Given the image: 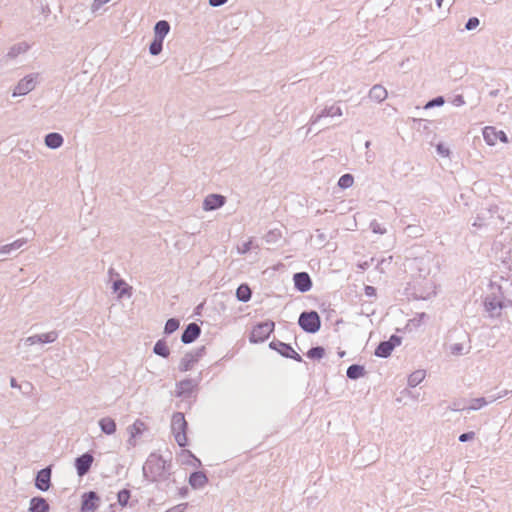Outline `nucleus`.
Instances as JSON below:
<instances>
[{"mask_svg": "<svg viewBox=\"0 0 512 512\" xmlns=\"http://www.w3.org/2000/svg\"><path fill=\"white\" fill-rule=\"evenodd\" d=\"M11 384H12V386L15 385L14 379H12Z\"/></svg>", "mask_w": 512, "mask_h": 512, "instance_id": "nucleus-44", "label": "nucleus"}, {"mask_svg": "<svg viewBox=\"0 0 512 512\" xmlns=\"http://www.w3.org/2000/svg\"><path fill=\"white\" fill-rule=\"evenodd\" d=\"M199 334L200 327L196 323H191L183 332L181 340L184 343H191L199 336Z\"/></svg>", "mask_w": 512, "mask_h": 512, "instance_id": "nucleus-12", "label": "nucleus"}, {"mask_svg": "<svg viewBox=\"0 0 512 512\" xmlns=\"http://www.w3.org/2000/svg\"><path fill=\"white\" fill-rule=\"evenodd\" d=\"M251 289L247 284H242L237 288L236 297L239 301L247 302L251 298Z\"/></svg>", "mask_w": 512, "mask_h": 512, "instance_id": "nucleus-20", "label": "nucleus"}, {"mask_svg": "<svg viewBox=\"0 0 512 512\" xmlns=\"http://www.w3.org/2000/svg\"><path fill=\"white\" fill-rule=\"evenodd\" d=\"M145 430H146L145 423L140 420H137L129 428L130 436H131V438H135L138 435L142 434Z\"/></svg>", "mask_w": 512, "mask_h": 512, "instance_id": "nucleus-23", "label": "nucleus"}, {"mask_svg": "<svg viewBox=\"0 0 512 512\" xmlns=\"http://www.w3.org/2000/svg\"><path fill=\"white\" fill-rule=\"evenodd\" d=\"M187 506H188L187 503H182V504L172 507L171 509H169L165 512H185V510L187 509Z\"/></svg>", "mask_w": 512, "mask_h": 512, "instance_id": "nucleus-35", "label": "nucleus"}, {"mask_svg": "<svg viewBox=\"0 0 512 512\" xmlns=\"http://www.w3.org/2000/svg\"><path fill=\"white\" fill-rule=\"evenodd\" d=\"M479 25V20L476 17H472L466 23V29L472 30L475 29Z\"/></svg>", "mask_w": 512, "mask_h": 512, "instance_id": "nucleus-34", "label": "nucleus"}, {"mask_svg": "<svg viewBox=\"0 0 512 512\" xmlns=\"http://www.w3.org/2000/svg\"><path fill=\"white\" fill-rule=\"evenodd\" d=\"M483 137L485 142L490 146L497 144L499 141L502 143L508 142V138L505 132L502 130H497L493 126H486L483 129Z\"/></svg>", "mask_w": 512, "mask_h": 512, "instance_id": "nucleus-4", "label": "nucleus"}, {"mask_svg": "<svg viewBox=\"0 0 512 512\" xmlns=\"http://www.w3.org/2000/svg\"><path fill=\"white\" fill-rule=\"evenodd\" d=\"M51 470L49 468L42 469L36 477V487L39 490L47 491L50 487Z\"/></svg>", "mask_w": 512, "mask_h": 512, "instance_id": "nucleus-9", "label": "nucleus"}, {"mask_svg": "<svg viewBox=\"0 0 512 512\" xmlns=\"http://www.w3.org/2000/svg\"><path fill=\"white\" fill-rule=\"evenodd\" d=\"M443 103H444L443 98L442 97H438V98L428 102L425 107L426 108H430V107H433V106H440Z\"/></svg>", "mask_w": 512, "mask_h": 512, "instance_id": "nucleus-36", "label": "nucleus"}, {"mask_svg": "<svg viewBox=\"0 0 512 512\" xmlns=\"http://www.w3.org/2000/svg\"><path fill=\"white\" fill-rule=\"evenodd\" d=\"M169 30L170 26L167 21H159L155 25V37L163 40Z\"/></svg>", "mask_w": 512, "mask_h": 512, "instance_id": "nucleus-21", "label": "nucleus"}, {"mask_svg": "<svg viewBox=\"0 0 512 512\" xmlns=\"http://www.w3.org/2000/svg\"><path fill=\"white\" fill-rule=\"evenodd\" d=\"M99 426L101 430L107 435H112L116 432V423L114 419L110 417L101 418L99 420Z\"/></svg>", "mask_w": 512, "mask_h": 512, "instance_id": "nucleus-14", "label": "nucleus"}, {"mask_svg": "<svg viewBox=\"0 0 512 512\" xmlns=\"http://www.w3.org/2000/svg\"><path fill=\"white\" fill-rule=\"evenodd\" d=\"M162 43H163L162 39L155 37L154 41L151 43L150 48H149L150 53L152 55H158L162 50Z\"/></svg>", "mask_w": 512, "mask_h": 512, "instance_id": "nucleus-30", "label": "nucleus"}, {"mask_svg": "<svg viewBox=\"0 0 512 512\" xmlns=\"http://www.w3.org/2000/svg\"><path fill=\"white\" fill-rule=\"evenodd\" d=\"M34 83L32 79H23L16 87L14 95H24L32 90Z\"/></svg>", "mask_w": 512, "mask_h": 512, "instance_id": "nucleus-19", "label": "nucleus"}, {"mask_svg": "<svg viewBox=\"0 0 512 512\" xmlns=\"http://www.w3.org/2000/svg\"><path fill=\"white\" fill-rule=\"evenodd\" d=\"M424 377H425V374L423 371H416L410 375L409 383L412 386H416L424 379Z\"/></svg>", "mask_w": 512, "mask_h": 512, "instance_id": "nucleus-31", "label": "nucleus"}, {"mask_svg": "<svg viewBox=\"0 0 512 512\" xmlns=\"http://www.w3.org/2000/svg\"><path fill=\"white\" fill-rule=\"evenodd\" d=\"M114 290L120 291V296L124 295L125 293L130 295L131 287H129L124 281L119 280L114 282Z\"/></svg>", "mask_w": 512, "mask_h": 512, "instance_id": "nucleus-29", "label": "nucleus"}, {"mask_svg": "<svg viewBox=\"0 0 512 512\" xmlns=\"http://www.w3.org/2000/svg\"><path fill=\"white\" fill-rule=\"evenodd\" d=\"M293 280L295 287L301 292H306L312 287L310 276L306 272L296 273Z\"/></svg>", "mask_w": 512, "mask_h": 512, "instance_id": "nucleus-7", "label": "nucleus"}, {"mask_svg": "<svg viewBox=\"0 0 512 512\" xmlns=\"http://www.w3.org/2000/svg\"><path fill=\"white\" fill-rule=\"evenodd\" d=\"M130 497H131L130 491L127 489H123V490L119 491L117 494L118 503L122 507H125L128 504Z\"/></svg>", "mask_w": 512, "mask_h": 512, "instance_id": "nucleus-27", "label": "nucleus"}, {"mask_svg": "<svg viewBox=\"0 0 512 512\" xmlns=\"http://www.w3.org/2000/svg\"><path fill=\"white\" fill-rule=\"evenodd\" d=\"M227 0H209L210 5L212 6H220L224 4Z\"/></svg>", "mask_w": 512, "mask_h": 512, "instance_id": "nucleus-39", "label": "nucleus"}, {"mask_svg": "<svg viewBox=\"0 0 512 512\" xmlns=\"http://www.w3.org/2000/svg\"><path fill=\"white\" fill-rule=\"evenodd\" d=\"M354 183V178L352 175L350 174H344L340 177L339 181H338V185L341 187V188H349L353 185Z\"/></svg>", "mask_w": 512, "mask_h": 512, "instance_id": "nucleus-28", "label": "nucleus"}, {"mask_svg": "<svg viewBox=\"0 0 512 512\" xmlns=\"http://www.w3.org/2000/svg\"><path fill=\"white\" fill-rule=\"evenodd\" d=\"M288 356L292 358V356H295V354H294V353H291V354H289Z\"/></svg>", "mask_w": 512, "mask_h": 512, "instance_id": "nucleus-43", "label": "nucleus"}, {"mask_svg": "<svg viewBox=\"0 0 512 512\" xmlns=\"http://www.w3.org/2000/svg\"><path fill=\"white\" fill-rule=\"evenodd\" d=\"M154 352L162 357H168L170 350L166 342L159 340L154 346Z\"/></svg>", "mask_w": 512, "mask_h": 512, "instance_id": "nucleus-25", "label": "nucleus"}, {"mask_svg": "<svg viewBox=\"0 0 512 512\" xmlns=\"http://www.w3.org/2000/svg\"><path fill=\"white\" fill-rule=\"evenodd\" d=\"M110 0H95V2L99 3V4H105L107 2H109Z\"/></svg>", "mask_w": 512, "mask_h": 512, "instance_id": "nucleus-40", "label": "nucleus"}, {"mask_svg": "<svg viewBox=\"0 0 512 512\" xmlns=\"http://www.w3.org/2000/svg\"><path fill=\"white\" fill-rule=\"evenodd\" d=\"M63 143V138L58 133H50L45 137V144L52 149L60 147Z\"/></svg>", "mask_w": 512, "mask_h": 512, "instance_id": "nucleus-17", "label": "nucleus"}, {"mask_svg": "<svg viewBox=\"0 0 512 512\" xmlns=\"http://www.w3.org/2000/svg\"><path fill=\"white\" fill-rule=\"evenodd\" d=\"M443 1H444V0H436V2H437V6H438L439 8H441V7H442V3H443Z\"/></svg>", "mask_w": 512, "mask_h": 512, "instance_id": "nucleus-41", "label": "nucleus"}, {"mask_svg": "<svg viewBox=\"0 0 512 512\" xmlns=\"http://www.w3.org/2000/svg\"><path fill=\"white\" fill-rule=\"evenodd\" d=\"M189 483L193 488H201L207 483V477L202 472H194L189 478Z\"/></svg>", "mask_w": 512, "mask_h": 512, "instance_id": "nucleus-15", "label": "nucleus"}, {"mask_svg": "<svg viewBox=\"0 0 512 512\" xmlns=\"http://www.w3.org/2000/svg\"><path fill=\"white\" fill-rule=\"evenodd\" d=\"M56 338H57V334L55 332H49V333H46V334L29 337L27 339V341H29L31 344H34L36 342L49 343V342L55 341Z\"/></svg>", "mask_w": 512, "mask_h": 512, "instance_id": "nucleus-18", "label": "nucleus"}, {"mask_svg": "<svg viewBox=\"0 0 512 512\" xmlns=\"http://www.w3.org/2000/svg\"><path fill=\"white\" fill-rule=\"evenodd\" d=\"M364 375V367L360 365H351L347 369V376L351 379H357Z\"/></svg>", "mask_w": 512, "mask_h": 512, "instance_id": "nucleus-24", "label": "nucleus"}, {"mask_svg": "<svg viewBox=\"0 0 512 512\" xmlns=\"http://www.w3.org/2000/svg\"><path fill=\"white\" fill-rule=\"evenodd\" d=\"M300 327L309 333H315L320 329L321 321L317 312H304L299 317Z\"/></svg>", "mask_w": 512, "mask_h": 512, "instance_id": "nucleus-2", "label": "nucleus"}, {"mask_svg": "<svg viewBox=\"0 0 512 512\" xmlns=\"http://www.w3.org/2000/svg\"><path fill=\"white\" fill-rule=\"evenodd\" d=\"M369 97L375 101L381 102L386 99L387 91L383 86L375 85L371 88Z\"/></svg>", "mask_w": 512, "mask_h": 512, "instance_id": "nucleus-16", "label": "nucleus"}, {"mask_svg": "<svg viewBox=\"0 0 512 512\" xmlns=\"http://www.w3.org/2000/svg\"><path fill=\"white\" fill-rule=\"evenodd\" d=\"M365 294L368 295V296L375 295V288L372 287V286H366L365 287Z\"/></svg>", "mask_w": 512, "mask_h": 512, "instance_id": "nucleus-38", "label": "nucleus"}, {"mask_svg": "<svg viewBox=\"0 0 512 512\" xmlns=\"http://www.w3.org/2000/svg\"><path fill=\"white\" fill-rule=\"evenodd\" d=\"M187 430V422L182 413H175L172 416V432L174 434L175 440L180 447H184L187 445L188 439L186 435Z\"/></svg>", "mask_w": 512, "mask_h": 512, "instance_id": "nucleus-1", "label": "nucleus"}, {"mask_svg": "<svg viewBox=\"0 0 512 512\" xmlns=\"http://www.w3.org/2000/svg\"><path fill=\"white\" fill-rule=\"evenodd\" d=\"M281 346H282V350L280 352L283 355L288 356L289 352H291V353L295 354V356H292L293 359H295L296 361H299V362L302 360L301 356L295 350H293L289 345L281 344Z\"/></svg>", "mask_w": 512, "mask_h": 512, "instance_id": "nucleus-33", "label": "nucleus"}, {"mask_svg": "<svg viewBox=\"0 0 512 512\" xmlns=\"http://www.w3.org/2000/svg\"><path fill=\"white\" fill-rule=\"evenodd\" d=\"M225 202V198L222 195L211 194L208 195L204 200L205 210H214L221 207Z\"/></svg>", "mask_w": 512, "mask_h": 512, "instance_id": "nucleus-11", "label": "nucleus"}, {"mask_svg": "<svg viewBox=\"0 0 512 512\" xmlns=\"http://www.w3.org/2000/svg\"><path fill=\"white\" fill-rule=\"evenodd\" d=\"M484 305H485V309L491 313H493L494 311H499L503 308V303L495 297L487 298L485 300Z\"/></svg>", "mask_w": 512, "mask_h": 512, "instance_id": "nucleus-22", "label": "nucleus"}, {"mask_svg": "<svg viewBox=\"0 0 512 512\" xmlns=\"http://www.w3.org/2000/svg\"><path fill=\"white\" fill-rule=\"evenodd\" d=\"M185 384H189V382H181V383L179 384V386H180V387H182V386H183V385H185Z\"/></svg>", "mask_w": 512, "mask_h": 512, "instance_id": "nucleus-42", "label": "nucleus"}, {"mask_svg": "<svg viewBox=\"0 0 512 512\" xmlns=\"http://www.w3.org/2000/svg\"><path fill=\"white\" fill-rule=\"evenodd\" d=\"M325 354V350L324 348L322 347H314V348H311L308 352H307V357L310 358V359H321Z\"/></svg>", "mask_w": 512, "mask_h": 512, "instance_id": "nucleus-26", "label": "nucleus"}, {"mask_svg": "<svg viewBox=\"0 0 512 512\" xmlns=\"http://www.w3.org/2000/svg\"><path fill=\"white\" fill-rule=\"evenodd\" d=\"M199 358L198 355L195 353H187L182 357L179 363V370L181 372H187L189 370H192L195 365L197 364Z\"/></svg>", "mask_w": 512, "mask_h": 512, "instance_id": "nucleus-10", "label": "nucleus"}, {"mask_svg": "<svg viewBox=\"0 0 512 512\" xmlns=\"http://www.w3.org/2000/svg\"><path fill=\"white\" fill-rule=\"evenodd\" d=\"M474 437H475V433L474 432H468V433L461 434L460 437H459V440L461 442H465V441L473 439Z\"/></svg>", "mask_w": 512, "mask_h": 512, "instance_id": "nucleus-37", "label": "nucleus"}, {"mask_svg": "<svg viewBox=\"0 0 512 512\" xmlns=\"http://www.w3.org/2000/svg\"><path fill=\"white\" fill-rule=\"evenodd\" d=\"M179 327V321L174 319V318H171L169 319L166 324H165V332L166 333H173L174 331H176Z\"/></svg>", "mask_w": 512, "mask_h": 512, "instance_id": "nucleus-32", "label": "nucleus"}, {"mask_svg": "<svg viewBox=\"0 0 512 512\" xmlns=\"http://www.w3.org/2000/svg\"><path fill=\"white\" fill-rule=\"evenodd\" d=\"M273 330H274L273 322L260 323L252 329L251 335H250V340H251V342H254V343L263 342L266 339H268V337L273 332Z\"/></svg>", "mask_w": 512, "mask_h": 512, "instance_id": "nucleus-3", "label": "nucleus"}, {"mask_svg": "<svg viewBox=\"0 0 512 512\" xmlns=\"http://www.w3.org/2000/svg\"><path fill=\"white\" fill-rule=\"evenodd\" d=\"M399 342V339L393 336L389 341L381 342L376 348L375 354L378 357H388Z\"/></svg>", "mask_w": 512, "mask_h": 512, "instance_id": "nucleus-8", "label": "nucleus"}, {"mask_svg": "<svg viewBox=\"0 0 512 512\" xmlns=\"http://www.w3.org/2000/svg\"><path fill=\"white\" fill-rule=\"evenodd\" d=\"M99 497L94 491L82 495L81 512H95L99 506Z\"/></svg>", "mask_w": 512, "mask_h": 512, "instance_id": "nucleus-5", "label": "nucleus"}, {"mask_svg": "<svg viewBox=\"0 0 512 512\" xmlns=\"http://www.w3.org/2000/svg\"><path fill=\"white\" fill-rule=\"evenodd\" d=\"M49 505L44 498L35 497L30 501L31 512H48Z\"/></svg>", "mask_w": 512, "mask_h": 512, "instance_id": "nucleus-13", "label": "nucleus"}, {"mask_svg": "<svg viewBox=\"0 0 512 512\" xmlns=\"http://www.w3.org/2000/svg\"><path fill=\"white\" fill-rule=\"evenodd\" d=\"M93 461H94V458L89 453H85V454L81 455L80 457L76 458L75 467L77 470V474L79 476H84L91 468Z\"/></svg>", "mask_w": 512, "mask_h": 512, "instance_id": "nucleus-6", "label": "nucleus"}]
</instances>
